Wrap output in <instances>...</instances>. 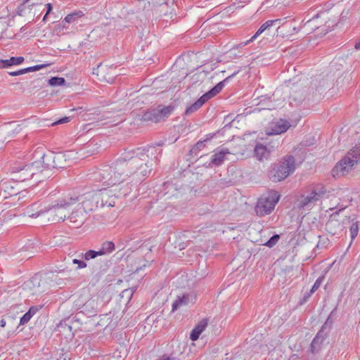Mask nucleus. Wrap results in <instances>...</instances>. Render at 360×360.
Segmentation results:
<instances>
[{
  "label": "nucleus",
  "mask_w": 360,
  "mask_h": 360,
  "mask_svg": "<svg viewBox=\"0 0 360 360\" xmlns=\"http://www.w3.org/2000/svg\"><path fill=\"white\" fill-rule=\"evenodd\" d=\"M162 152L155 146H147L133 150L129 156L117 160L110 165H104L94 174V179L106 186H115L132 176L137 181L148 176L153 167L159 161L158 155Z\"/></svg>",
  "instance_id": "f257e3e1"
},
{
  "label": "nucleus",
  "mask_w": 360,
  "mask_h": 360,
  "mask_svg": "<svg viewBox=\"0 0 360 360\" xmlns=\"http://www.w3.org/2000/svg\"><path fill=\"white\" fill-rule=\"evenodd\" d=\"M295 159L292 155H287L278 162L271 165L268 169V177L273 182L285 179L295 170Z\"/></svg>",
  "instance_id": "f03ea898"
},
{
  "label": "nucleus",
  "mask_w": 360,
  "mask_h": 360,
  "mask_svg": "<svg viewBox=\"0 0 360 360\" xmlns=\"http://www.w3.org/2000/svg\"><path fill=\"white\" fill-rule=\"evenodd\" d=\"M359 162H360V143L352 148L346 156L335 165L332 170L333 176H343L347 174L353 166Z\"/></svg>",
  "instance_id": "7ed1b4c3"
},
{
  "label": "nucleus",
  "mask_w": 360,
  "mask_h": 360,
  "mask_svg": "<svg viewBox=\"0 0 360 360\" xmlns=\"http://www.w3.org/2000/svg\"><path fill=\"white\" fill-rule=\"evenodd\" d=\"M79 200L78 197H65L59 198L51 205L46 207V212L52 217L51 221L59 222L64 221L66 218V209L71 205L75 204Z\"/></svg>",
  "instance_id": "20e7f679"
},
{
  "label": "nucleus",
  "mask_w": 360,
  "mask_h": 360,
  "mask_svg": "<svg viewBox=\"0 0 360 360\" xmlns=\"http://www.w3.org/2000/svg\"><path fill=\"white\" fill-rule=\"evenodd\" d=\"M175 106L170 104L167 106L158 105L157 108H150L143 114H138L137 119L142 122H152L158 123L167 118L174 110Z\"/></svg>",
  "instance_id": "39448f33"
},
{
  "label": "nucleus",
  "mask_w": 360,
  "mask_h": 360,
  "mask_svg": "<svg viewBox=\"0 0 360 360\" xmlns=\"http://www.w3.org/2000/svg\"><path fill=\"white\" fill-rule=\"evenodd\" d=\"M239 71L240 70H238V71L234 72L232 75L225 78L223 81L219 82L210 91H208L202 96H200L194 103H193L186 109L185 115H189L193 112L197 111L209 99L212 98V97L218 94L224 88L225 83L227 82L231 78L236 75L239 72Z\"/></svg>",
  "instance_id": "423d86ee"
},
{
  "label": "nucleus",
  "mask_w": 360,
  "mask_h": 360,
  "mask_svg": "<svg viewBox=\"0 0 360 360\" xmlns=\"http://www.w3.org/2000/svg\"><path fill=\"white\" fill-rule=\"evenodd\" d=\"M326 193L325 186L321 184L316 185L308 195H302L299 201V208L310 206L319 200Z\"/></svg>",
  "instance_id": "0eeeda50"
},
{
  "label": "nucleus",
  "mask_w": 360,
  "mask_h": 360,
  "mask_svg": "<svg viewBox=\"0 0 360 360\" xmlns=\"http://www.w3.org/2000/svg\"><path fill=\"white\" fill-rule=\"evenodd\" d=\"M279 195L274 197H268L264 199L261 198L256 207L255 212L257 216L262 217L270 214L274 209L276 204L278 201Z\"/></svg>",
  "instance_id": "6e6552de"
},
{
  "label": "nucleus",
  "mask_w": 360,
  "mask_h": 360,
  "mask_svg": "<svg viewBox=\"0 0 360 360\" xmlns=\"http://www.w3.org/2000/svg\"><path fill=\"white\" fill-rule=\"evenodd\" d=\"M75 306L79 311L77 315L82 314L87 317H94L97 315L98 306L95 299H89L82 304L77 302Z\"/></svg>",
  "instance_id": "1a4fd4ad"
},
{
  "label": "nucleus",
  "mask_w": 360,
  "mask_h": 360,
  "mask_svg": "<svg viewBox=\"0 0 360 360\" xmlns=\"http://www.w3.org/2000/svg\"><path fill=\"white\" fill-rule=\"evenodd\" d=\"M87 219V214L79 205L68 216V219L72 228L77 229L81 227Z\"/></svg>",
  "instance_id": "9d476101"
},
{
  "label": "nucleus",
  "mask_w": 360,
  "mask_h": 360,
  "mask_svg": "<svg viewBox=\"0 0 360 360\" xmlns=\"http://www.w3.org/2000/svg\"><path fill=\"white\" fill-rule=\"evenodd\" d=\"M45 281L40 278V276L36 274L29 281L25 283V287L30 290L32 295H39L46 290Z\"/></svg>",
  "instance_id": "9b49d317"
},
{
  "label": "nucleus",
  "mask_w": 360,
  "mask_h": 360,
  "mask_svg": "<svg viewBox=\"0 0 360 360\" xmlns=\"http://www.w3.org/2000/svg\"><path fill=\"white\" fill-rule=\"evenodd\" d=\"M44 0H23V2L18 6L17 14L20 16L25 15L27 11L31 13L33 8H39L41 10Z\"/></svg>",
  "instance_id": "f8f14e48"
},
{
  "label": "nucleus",
  "mask_w": 360,
  "mask_h": 360,
  "mask_svg": "<svg viewBox=\"0 0 360 360\" xmlns=\"http://www.w3.org/2000/svg\"><path fill=\"white\" fill-rule=\"evenodd\" d=\"M330 333V331L321 328L311 343V351L312 353H318L321 350L324 341L329 337Z\"/></svg>",
  "instance_id": "ddd939ff"
},
{
  "label": "nucleus",
  "mask_w": 360,
  "mask_h": 360,
  "mask_svg": "<svg viewBox=\"0 0 360 360\" xmlns=\"http://www.w3.org/2000/svg\"><path fill=\"white\" fill-rule=\"evenodd\" d=\"M97 200H101V207L107 206L108 207H112L115 205L116 197L112 195V191L107 189H101L96 192Z\"/></svg>",
  "instance_id": "4468645a"
},
{
  "label": "nucleus",
  "mask_w": 360,
  "mask_h": 360,
  "mask_svg": "<svg viewBox=\"0 0 360 360\" xmlns=\"http://www.w3.org/2000/svg\"><path fill=\"white\" fill-rule=\"evenodd\" d=\"M96 192L93 193H87L82 201L78 205L85 212L93 211L98 208V200Z\"/></svg>",
  "instance_id": "2eb2a0df"
},
{
  "label": "nucleus",
  "mask_w": 360,
  "mask_h": 360,
  "mask_svg": "<svg viewBox=\"0 0 360 360\" xmlns=\"http://www.w3.org/2000/svg\"><path fill=\"white\" fill-rule=\"evenodd\" d=\"M38 162H35L32 165H27L16 172V177L20 181H24L32 178L35 174L36 168L38 167Z\"/></svg>",
  "instance_id": "dca6fc26"
},
{
  "label": "nucleus",
  "mask_w": 360,
  "mask_h": 360,
  "mask_svg": "<svg viewBox=\"0 0 360 360\" xmlns=\"http://www.w3.org/2000/svg\"><path fill=\"white\" fill-rule=\"evenodd\" d=\"M229 149L221 148L212 155L209 166H219L222 164L227 154H230Z\"/></svg>",
  "instance_id": "f3484780"
},
{
  "label": "nucleus",
  "mask_w": 360,
  "mask_h": 360,
  "mask_svg": "<svg viewBox=\"0 0 360 360\" xmlns=\"http://www.w3.org/2000/svg\"><path fill=\"white\" fill-rule=\"evenodd\" d=\"M46 212V207L39 209V205L37 202L32 204L26 208L25 215L32 218H36Z\"/></svg>",
  "instance_id": "a211bd4d"
},
{
  "label": "nucleus",
  "mask_w": 360,
  "mask_h": 360,
  "mask_svg": "<svg viewBox=\"0 0 360 360\" xmlns=\"http://www.w3.org/2000/svg\"><path fill=\"white\" fill-rule=\"evenodd\" d=\"M84 15V14L82 11H74V12L67 15L65 16V18H64V20L61 21L60 25L63 28L68 29V27L66 26V25H65L66 23H69V24L70 23H73V24L77 23L78 19L82 18Z\"/></svg>",
  "instance_id": "6ab92c4d"
},
{
  "label": "nucleus",
  "mask_w": 360,
  "mask_h": 360,
  "mask_svg": "<svg viewBox=\"0 0 360 360\" xmlns=\"http://www.w3.org/2000/svg\"><path fill=\"white\" fill-rule=\"evenodd\" d=\"M25 58L22 56L11 57L9 59H0V69L8 68L13 65H18L22 63Z\"/></svg>",
  "instance_id": "aec40b11"
},
{
  "label": "nucleus",
  "mask_w": 360,
  "mask_h": 360,
  "mask_svg": "<svg viewBox=\"0 0 360 360\" xmlns=\"http://www.w3.org/2000/svg\"><path fill=\"white\" fill-rule=\"evenodd\" d=\"M290 103L294 102L296 105L302 103L305 99L304 91L302 89H293L290 94Z\"/></svg>",
  "instance_id": "412c9836"
},
{
  "label": "nucleus",
  "mask_w": 360,
  "mask_h": 360,
  "mask_svg": "<svg viewBox=\"0 0 360 360\" xmlns=\"http://www.w3.org/2000/svg\"><path fill=\"white\" fill-rule=\"evenodd\" d=\"M54 156L55 153L50 150L46 153H43L41 156L42 167L45 169L53 168V167H54Z\"/></svg>",
  "instance_id": "4be33fe9"
},
{
  "label": "nucleus",
  "mask_w": 360,
  "mask_h": 360,
  "mask_svg": "<svg viewBox=\"0 0 360 360\" xmlns=\"http://www.w3.org/2000/svg\"><path fill=\"white\" fill-rule=\"evenodd\" d=\"M290 124L288 121L281 120L278 122L274 127L271 128V131L267 134L269 135H277L285 132L289 127Z\"/></svg>",
  "instance_id": "5701e85b"
},
{
  "label": "nucleus",
  "mask_w": 360,
  "mask_h": 360,
  "mask_svg": "<svg viewBox=\"0 0 360 360\" xmlns=\"http://www.w3.org/2000/svg\"><path fill=\"white\" fill-rule=\"evenodd\" d=\"M66 156L65 153H55L54 156V167L53 168H65L67 167L66 164Z\"/></svg>",
  "instance_id": "b1692460"
},
{
  "label": "nucleus",
  "mask_w": 360,
  "mask_h": 360,
  "mask_svg": "<svg viewBox=\"0 0 360 360\" xmlns=\"http://www.w3.org/2000/svg\"><path fill=\"white\" fill-rule=\"evenodd\" d=\"M271 27V25L269 23V20L266 21L260 26V27L257 30L256 33L250 38V39L245 41L244 44L247 45L250 41H254L257 37H259L261 34H262L264 32H266V34H268Z\"/></svg>",
  "instance_id": "393cba45"
},
{
  "label": "nucleus",
  "mask_w": 360,
  "mask_h": 360,
  "mask_svg": "<svg viewBox=\"0 0 360 360\" xmlns=\"http://www.w3.org/2000/svg\"><path fill=\"white\" fill-rule=\"evenodd\" d=\"M189 302V295H183L182 296H177L176 300L172 304V311H175L182 306H186Z\"/></svg>",
  "instance_id": "a878e982"
},
{
  "label": "nucleus",
  "mask_w": 360,
  "mask_h": 360,
  "mask_svg": "<svg viewBox=\"0 0 360 360\" xmlns=\"http://www.w3.org/2000/svg\"><path fill=\"white\" fill-rule=\"evenodd\" d=\"M351 80V75L348 73H345L342 74L341 77L338 78V79L336 80V84L338 86L342 87L345 84L348 85L350 83Z\"/></svg>",
  "instance_id": "bb28decb"
},
{
  "label": "nucleus",
  "mask_w": 360,
  "mask_h": 360,
  "mask_svg": "<svg viewBox=\"0 0 360 360\" xmlns=\"http://www.w3.org/2000/svg\"><path fill=\"white\" fill-rule=\"evenodd\" d=\"M291 28L290 24L285 22V25H282V27L281 28H276V36H280L281 37H287L290 34H291L290 31H287V30H289Z\"/></svg>",
  "instance_id": "cd10ccee"
},
{
  "label": "nucleus",
  "mask_w": 360,
  "mask_h": 360,
  "mask_svg": "<svg viewBox=\"0 0 360 360\" xmlns=\"http://www.w3.org/2000/svg\"><path fill=\"white\" fill-rule=\"evenodd\" d=\"M47 82L48 84L51 86H58L64 85L66 82L63 77H52Z\"/></svg>",
  "instance_id": "c85d7f7f"
},
{
  "label": "nucleus",
  "mask_w": 360,
  "mask_h": 360,
  "mask_svg": "<svg viewBox=\"0 0 360 360\" xmlns=\"http://www.w3.org/2000/svg\"><path fill=\"white\" fill-rule=\"evenodd\" d=\"M30 85H31V87H30L31 91L41 89L44 86L43 77H39L35 78L34 79L31 81Z\"/></svg>",
  "instance_id": "c756f323"
},
{
  "label": "nucleus",
  "mask_w": 360,
  "mask_h": 360,
  "mask_svg": "<svg viewBox=\"0 0 360 360\" xmlns=\"http://www.w3.org/2000/svg\"><path fill=\"white\" fill-rule=\"evenodd\" d=\"M266 152V146L262 144H257L255 148V155L259 158V159H262L265 157V153Z\"/></svg>",
  "instance_id": "7c9ffc66"
},
{
  "label": "nucleus",
  "mask_w": 360,
  "mask_h": 360,
  "mask_svg": "<svg viewBox=\"0 0 360 360\" xmlns=\"http://www.w3.org/2000/svg\"><path fill=\"white\" fill-rule=\"evenodd\" d=\"M208 139H206L205 141H198L194 146L191 149L190 153L191 154L195 153V155L198 151L202 150L205 147V141H207Z\"/></svg>",
  "instance_id": "2f4dec72"
},
{
  "label": "nucleus",
  "mask_w": 360,
  "mask_h": 360,
  "mask_svg": "<svg viewBox=\"0 0 360 360\" xmlns=\"http://www.w3.org/2000/svg\"><path fill=\"white\" fill-rule=\"evenodd\" d=\"M101 248L105 251L107 254L112 252L115 248V244L112 241H105L103 243Z\"/></svg>",
  "instance_id": "473e14b6"
},
{
  "label": "nucleus",
  "mask_w": 360,
  "mask_h": 360,
  "mask_svg": "<svg viewBox=\"0 0 360 360\" xmlns=\"http://www.w3.org/2000/svg\"><path fill=\"white\" fill-rule=\"evenodd\" d=\"M280 235L274 234L266 243H264V245L269 248H272L278 243Z\"/></svg>",
  "instance_id": "72a5a7b5"
},
{
  "label": "nucleus",
  "mask_w": 360,
  "mask_h": 360,
  "mask_svg": "<svg viewBox=\"0 0 360 360\" xmlns=\"http://www.w3.org/2000/svg\"><path fill=\"white\" fill-rule=\"evenodd\" d=\"M352 240H354L359 233V224L357 221L353 223L349 229Z\"/></svg>",
  "instance_id": "f704fd0d"
},
{
  "label": "nucleus",
  "mask_w": 360,
  "mask_h": 360,
  "mask_svg": "<svg viewBox=\"0 0 360 360\" xmlns=\"http://www.w3.org/2000/svg\"><path fill=\"white\" fill-rule=\"evenodd\" d=\"M205 76H206V72L205 71H202V72L195 73L192 76L191 79L193 81V83H196L198 82H202L204 79Z\"/></svg>",
  "instance_id": "c9c22d12"
},
{
  "label": "nucleus",
  "mask_w": 360,
  "mask_h": 360,
  "mask_svg": "<svg viewBox=\"0 0 360 360\" xmlns=\"http://www.w3.org/2000/svg\"><path fill=\"white\" fill-rule=\"evenodd\" d=\"M333 313V311L330 313V314L328 316V317L327 318L325 323L321 326V328H324L325 330L326 329L329 331L331 330L333 323V321L332 320V318H331Z\"/></svg>",
  "instance_id": "e433bc0d"
},
{
  "label": "nucleus",
  "mask_w": 360,
  "mask_h": 360,
  "mask_svg": "<svg viewBox=\"0 0 360 360\" xmlns=\"http://www.w3.org/2000/svg\"><path fill=\"white\" fill-rule=\"evenodd\" d=\"M208 321L207 319H202L195 326V328L198 330L200 332L202 333L206 327L207 326Z\"/></svg>",
  "instance_id": "4c0bfd02"
},
{
  "label": "nucleus",
  "mask_w": 360,
  "mask_h": 360,
  "mask_svg": "<svg viewBox=\"0 0 360 360\" xmlns=\"http://www.w3.org/2000/svg\"><path fill=\"white\" fill-rule=\"evenodd\" d=\"M82 257L85 260H90L91 259H95L96 257V251L93 250H89L86 252L84 254H82Z\"/></svg>",
  "instance_id": "58836bf2"
},
{
  "label": "nucleus",
  "mask_w": 360,
  "mask_h": 360,
  "mask_svg": "<svg viewBox=\"0 0 360 360\" xmlns=\"http://www.w3.org/2000/svg\"><path fill=\"white\" fill-rule=\"evenodd\" d=\"M48 64H41V65H37L32 67H28L25 68V73L30 72H34L39 70L46 66H48Z\"/></svg>",
  "instance_id": "ea45409f"
},
{
  "label": "nucleus",
  "mask_w": 360,
  "mask_h": 360,
  "mask_svg": "<svg viewBox=\"0 0 360 360\" xmlns=\"http://www.w3.org/2000/svg\"><path fill=\"white\" fill-rule=\"evenodd\" d=\"M16 214L14 213L13 211L11 210L6 213H4L1 214V218H3L4 221H7L10 219H12L13 217H15Z\"/></svg>",
  "instance_id": "a19ab883"
},
{
  "label": "nucleus",
  "mask_w": 360,
  "mask_h": 360,
  "mask_svg": "<svg viewBox=\"0 0 360 360\" xmlns=\"http://www.w3.org/2000/svg\"><path fill=\"white\" fill-rule=\"evenodd\" d=\"M201 333H202L201 332H200L198 330H197L195 328H194L190 333V339L192 341H195L199 338Z\"/></svg>",
  "instance_id": "79ce46f5"
},
{
  "label": "nucleus",
  "mask_w": 360,
  "mask_h": 360,
  "mask_svg": "<svg viewBox=\"0 0 360 360\" xmlns=\"http://www.w3.org/2000/svg\"><path fill=\"white\" fill-rule=\"evenodd\" d=\"M323 279H324L323 276H320L316 279V281H315V283H314V285L311 289V292H314L316 290H317L319 288Z\"/></svg>",
  "instance_id": "37998d69"
},
{
  "label": "nucleus",
  "mask_w": 360,
  "mask_h": 360,
  "mask_svg": "<svg viewBox=\"0 0 360 360\" xmlns=\"http://www.w3.org/2000/svg\"><path fill=\"white\" fill-rule=\"evenodd\" d=\"M283 19H275V20H269V23L271 24V27L275 26L276 28H281L282 27L283 25H285V23L283 22Z\"/></svg>",
  "instance_id": "c03bdc74"
},
{
  "label": "nucleus",
  "mask_w": 360,
  "mask_h": 360,
  "mask_svg": "<svg viewBox=\"0 0 360 360\" xmlns=\"http://www.w3.org/2000/svg\"><path fill=\"white\" fill-rule=\"evenodd\" d=\"M32 316L27 311L21 318L20 320L19 325H25L30 320L32 319Z\"/></svg>",
  "instance_id": "a18cd8bd"
},
{
  "label": "nucleus",
  "mask_w": 360,
  "mask_h": 360,
  "mask_svg": "<svg viewBox=\"0 0 360 360\" xmlns=\"http://www.w3.org/2000/svg\"><path fill=\"white\" fill-rule=\"evenodd\" d=\"M72 263L74 264H77V269H83V268H85L86 267V263L85 262H84L83 260H80V259H74L72 260Z\"/></svg>",
  "instance_id": "49530a36"
},
{
  "label": "nucleus",
  "mask_w": 360,
  "mask_h": 360,
  "mask_svg": "<svg viewBox=\"0 0 360 360\" xmlns=\"http://www.w3.org/2000/svg\"><path fill=\"white\" fill-rule=\"evenodd\" d=\"M42 308L41 305L39 306H32L30 307L29 310L27 311L28 313L33 316L37 311H39Z\"/></svg>",
  "instance_id": "de8ad7c7"
},
{
  "label": "nucleus",
  "mask_w": 360,
  "mask_h": 360,
  "mask_svg": "<svg viewBox=\"0 0 360 360\" xmlns=\"http://www.w3.org/2000/svg\"><path fill=\"white\" fill-rule=\"evenodd\" d=\"M42 308L41 305L39 306H32L30 307L29 310L27 311L28 313L33 316L37 311H39Z\"/></svg>",
  "instance_id": "09e8293b"
},
{
  "label": "nucleus",
  "mask_w": 360,
  "mask_h": 360,
  "mask_svg": "<svg viewBox=\"0 0 360 360\" xmlns=\"http://www.w3.org/2000/svg\"><path fill=\"white\" fill-rule=\"evenodd\" d=\"M70 120V117H63V118L58 120L56 122H54L51 123V126H53V125H56V124H59L67 123Z\"/></svg>",
  "instance_id": "8fccbe9b"
},
{
  "label": "nucleus",
  "mask_w": 360,
  "mask_h": 360,
  "mask_svg": "<svg viewBox=\"0 0 360 360\" xmlns=\"http://www.w3.org/2000/svg\"><path fill=\"white\" fill-rule=\"evenodd\" d=\"M46 14L44 15V18H43V22H46V18L48 16V15L51 12L52 9H53V6H52V4H46Z\"/></svg>",
  "instance_id": "3c124183"
},
{
  "label": "nucleus",
  "mask_w": 360,
  "mask_h": 360,
  "mask_svg": "<svg viewBox=\"0 0 360 360\" xmlns=\"http://www.w3.org/2000/svg\"><path fill=\"white\" fill-rule=\"evenodd\" d=\"M314 292H311V290H310V291L309 292H306L303 298L302 299V300L300 301V304H304V302H306L308 299L311 297V294L313 293Z\"/></svg>",
  "instance_id": "603ef678"
},
{
  "label": "nucleus",
  "mask_w": 360,
  "mask_h": 360,
  "mask_svg": "<svg viewBox=\"0 0 360 360\" xmlns=\"http://www.w3.org/2000/svg\"><path fill=\"white\" fill-rule=\"evenodd\" d=\"M8 73L11 76H18V75L25 74V68H23V69H21V70H19L17 71L8 72Z\"/></svg>",
  "instance_id": "864d4df0"
},
{
  "label": "nucleus",
  "mask_w": 360,
  "mask_h": 360,
  "mask_svg": "<svg viewBox=\"0 0 360 360\" xmlns=\"http://www.w3.org/2000/svg\"><path fill=\"white\" fill-rule=\"evenodd\" d=\"M141 262H142V260L141 259H139V261L137 262V264H139V266H136V269L134 270L135 272H139V271L143 269V267L146 266V262H144V264H141Z\"/></svg>",
  "instance_id": "5fc2aeb1"
},
{
  "label": "nucleus",
  "mask_w": 360,
  "mask_h": 360,
  "mask_svg": "<svg viewBox=\"0 0 360 360\" xmlns=\"http://www.w3.org/2000/svg\"><path fill=\"white\" fill-rule=\"evenodd\" d=\"M105 254H107V253L102 248H101V249L99 250L96 251V257L104 255Z\"/></svg>",
  "instance_id": "6e6d98bb"
},
{
  "label": "nucleus",
  "mask_w": 360,
  "mask_h": 360,
  "mask_svg": "<svg viewBox=\"0 0 360 360\" xmlns=\"http://www.w3.org/2000/svg\"><path fill=\"white\" fill-rule=\"evenodd\" d=\"M39 8H36V10H35V8H33L34 11H32L31 13H33V14L35 15L37 13H39L38 16H37V18H38L41 14L42 11L44 10V8H42L41 10H39Z\"/></svg>",
  "instance_id": "4d7b16f0"
},
{
  "label": "nucleus",
  "mask_w": 360,
  "mask_h": 360,
  "mask_svg": "<svg viewBox=\"0 0 360 360\" xmlns=\"http://www.w3.org/2000/svg\"><path fill=\"white\" fill-rule=\"evenodd\" d=\"M101 65V63H100L99 65H98L96 68H94V69H93V74L98 75V68H99V67H100Z\"/></svg>",
  "instance_id": "13d9d810"
},
{
  "label": "nucleus",
  "mask_w": 360,
  "mask_h": 360,
  "mask_svg": "<svg viewBox=\"0 0 360 360\" xmlns=\"http://www.w3.org/2000/svg\"><path fill=\"white\" fill-rule=\"evenodd\" d=\"M6 321L4 319H2L1 321H0V326L1 328H4L6 326Z\"/></svg>",
  "instance_id": "bf43d9fd"
},
{
  "label": "nucleus",
  "mask_w": 360,
  "mask_h": 360,
  "mask_svg": "<svg viewBox=\"0 0 360 360\" xmlns=\"http://www.w3.org/2000/svg\"><path fill=\"white\" fill-rule=\"evenodd\" d=\"M354 48L356 50H359L360 49V41L359 42H356L354 45Z\"/></svg>",
  "instance_id": "052dcab7"
},
{
  "label": "nucleus",
  "mask_w": 360,
  "mask_h": 360,
  "mask_svg": "<svg viewBox=\"0 0 360 360\" xmlns=\"http://www.w3.org/2000/svg\"><path fill=\"white\" fill-rule=\"evenodd\" d=\"M60 358H63V360L70 359V358L65 354H63V356Z\"/></svg>",
  "instance_id": "680f3d73"
},
{
  "label": "nucleus",
  "mask_w": 360,
  "mask_h": 360,
  "mask_svg": "<svg viewBox=\"0 0 360 360\" xmlns=\"http://www.w3.org/2000/svg\"><path fill=\"white\" fill-rule=\"evenodd\" d=\"M127 292H129V290H126L124 291H123V293H127ZM130 295L131 296H132V293L130 292Z\"/></svg>",
  "instance_id": "e2e57ef3"
},
{
  "label": "nucleus",
  "mask_w": 360,
  "mask_h": 360,
  "mask_svg": "<svg viewBox=\"0 0 360 360\" xmlns=\"http://www.w3.org/2000/svg\"><path fill=\"white\" fill-rule=\"evenodd\" d=\"M98 207H101V200H98Z\"/></svg>",
  "instance_id": "0e129e2a"
},
{
  "label": "nucleus",
  "mask_w": 360,
  "mask_h": 360,
  "mask_svg": "<svg viewBox=\"0 0 360 360\" xmlns=\"http://www.w3.org/2000/svg\"><path fill=\"white\" fill-rule=\"evenodd\" d=\"M20 30H21L22 32L25 31V27H22Z\"/></svg>",
  "instance_id": "69168bd1"
}]
</instances>
